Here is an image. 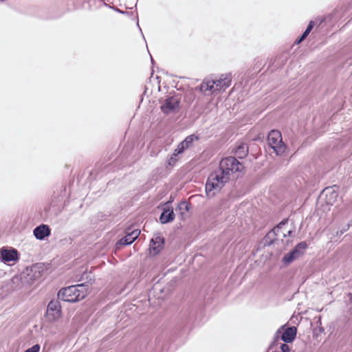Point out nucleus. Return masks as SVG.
<instances>
[{"label": "nucleus", "instance_id": "f257e3e1", "mask_svg": "<svg viewBox=\"0 0 352 352\" xmlns=\"http://www.w3.org/2000/svg\"><path fill=\"white\" fill-rule=\"evenodd\" d=\"M288 220L282 221L278 225L274 227L266 235V241L269 240L270 243L281 241L284 245L288 246L294 238V231L288 228Z\"/></svg>", "mask_w": 352, "mask_h": 352}, {"label": "nucleus", "instance_id": "f03ea898", "mask_svg": "<svg viewBox=\"0 0 352 352\" xmlns=\"http://www.w3.org/2000/svg\"><path fill=\"white\" fill-rule=\"evenodd\" d=\"M231 81L230 74H222L217 79H205L200 85L199 89L206 96L216 94L230 87Z\"/></svg>", "mask_w": 352, "mask_h": 352}, {"label": "nucleus", "instance_id": "7ed1b4c3", "mask_svg": "<svg viewBox=\"0 0 352 352\" xmlns=\"http://www.w3.org/2000/svg\"><path fill=\"white\" fill-rule=\"evenodd\" d=\"M228 174L219 167L208 177L206 184V192L208 198L213 197L230 180Z\"/></svg>", "mask_w": 352, "mask_h": 352}, {"label": "nucleus", "instance_id": "20e7f679", "mask_svg": "<svg viewBox=\"0 0 352 352\" xmlns=\"http://www.w3.org/2000/svg\"><path fill=\"white\" fill-rule=\"evenodd\" d=\"M87 285L79 284L63 288L58 292V298L63 301L74 302L83 299L88 294Z\"/></svg>", "mask_w": 352, "mask_h": 352}, {"label": "nucleus", "instance_id": "39448f33", "mask_svg": "<svg viewBox=\"0 0 352 352\" xmlns=\"http://www.w3.org/2000/svg\"><path fill=\"white\" fill-rule=\"evenodd\" d=\"M219 168L226 173H228L230 178L232 174L241 172L244 166L235 157H228L221 160L219 163Z\"/></svg>", "mask_w": 352, "mask_h": 352}, {"label": "nucleus", "instance_id": "423d86ee", "mask_svg": "<svg viewBox=\"0 0 352 352\" xmlns=\"http://www.w3.org/2000/svg\"><path fill=\"white\" fill-rule=\"evenodd\" d=\"M269 145L273 148L278 155H282L286 148V146L283 142L281 133L279 131L272 130L267 136Z\"/></svg>", "mask_w": 352, "mask_h": 352}, {"label": "nucleus", "instance_id": "0eeeda50", "mask_svg": "<svg viewBox=\"0 0 352 352\" xmlns=\"http://www.w3.org/2000/svg\"><path fill=\"white\" fill-rule=\"evenodd\" d=\"M61 315V306L58 300H51L47 308L46 317L50 322H54Z\"/></svg>", "mask_w": 352, "mask_h": 352}, {"label": "nucleus", "instance_id": "6e6552de", "mask_svg": "<svg viewBox=\"0 0 352 352\" xmlns=\"http://www.w3.org/2000/svg\"><path fill=\"white\" fill-rule=\"evenodd\" d=\"M179 103L177 96L168 97L161 105V109L166 114L173 113L179 107Z\"/></svg>", "mask_w": 352, "mask_h": 352}, {"label": "nucleus", "instance_id": "1a4fd4ad", "mask_svg": "<svg viewBox=\"0 0 352 352\" xmlns=\"http://www.w3.org/2000/svg\"><path fill=\"white\" fill-rule=\"evenodd\" d=\"M140 230L138 229H135L131 231L128 230L126 232V235L120 239L117 243V245H131L140 235Z\"/></svg>", "mask_w": 352, "mask_h": 352}, {"label": "nucleus", "instance_id": "9d476101", "mask_svg": "<svg viewBox=\"0 0 352 352\" xmlns=\"http://www.w3.org/2000/svg\"><path fill=\"white\" fill-rule=\"evenodd\" d=\"M33 233L36 239L43 240L45 237L50 235L51 230L47 225L42 224L35 228Z\"/></svg>", "mask_w": 352, "mask_h": 352}, {"label": "nucleus", "instance_id": "9b49d317", "mask_svg": "<svg viewBox=\"0 0 352 352\" xmlns=\"http://www.w3.org/2000/svg\"><path fill=\"white\" fill-rule=\"evenodd\" d=\"M2 261L4 262L14 261L18 259L17 251L14 249H3L1 252Z\"/></svg>", "mask_w": 352, "mask_h": 352}, {"label": "nucleus", "instance_id": "f8f14e48", "mask_svg": "<svg viewBox=\"0 0 352 352\" xmlns=\"http://www.w3.org/2000/svg\"><path fill=\"white\" fill-rule=\"evenodd\" d=\"M297 329L295 327L287 328L281 336V340L285 342H292L296 336Z\"/></svg>", "mask_w": 352, "mask_h": 352}, {"label": "nucleus", "instance_id": "ddd939ff", "mask_svg": "<svg viewBox=\"0 0 352 352\" xmlns=\"http://www.w3.org/2000/svg\"><path fill=\"white\" fill-rule=\"evenodd\" d=\"M164 239L161 236H157L151 241L150 250L153 254H157L162 249Z\"/></svg>", "mask_w": 352, "mask_h": 352}, {"label": "nucleus", "instance_id": "4468645a", "mask_svg": "<svg viewBox=\"0 0 352 352\" xmlns=\"http://www.w3.org/2000/svg\"><path fill=\"white\" fill-rule=\"evenodd\" d=\"M323 194L326 197V202L328 205H333L336 202L338 197V193L332 187L326 188L323 190Z\"/></svg>", "mask_w": 352, "mask_h": 352}, {"label": "nucleus", "instance_id": "2eb2a0df", "mask_svg": "<svg viewBox=\"0 0 352 352\" xmlns=\"http://www.w3.org/2000/svg\"><path fill=\"white\" fill-rule=\"evenodd\" d=\"M174 218L175 214L173 209H170L167 207L164 209V211L160 215V220L162 223H166L173 221Z\"/></svg>", "mask_w": 352, "mask_h": 352}, {"label": "nucleus", "instance_id": "dca6fc26", "mask_svg": "<svg viewBox=\"0 0 352 352\" xmlns=\"http://www.w3.org/2000/svg\"><path fill=\"white\" fill-rule=\"evenodd\" d=\"M299 256L300 254L298 252H297V250H293L284 256L283 258V261L285 264H289Z\"/></svg>", "mask_w": 352, "mask_h": 352}, {"label": "nucleus", "instance_id": "f3484780", "mask_svg": "<svg viewBox=\"0 0 352 352\" xmlns=\"http://www.w3.org/2000/svg\"><path fill=\"white\" fill-rule=\"evenodd\" d=\"M248 153V147L244 144H241L239 146H238L235 150L236 156L240 159L245 157L247 155Z\"/></svg>", "mask_w": 352, "mask_h": 352}, {"label": "nucleus", "instance_id": "a211bd4d", "mask_svg": "<svg viewBox=\"0 0 352 352\" xmlns=\"http://www.w3.org/2000/svg\"><path fill=\"white\" fill-rule=\"evenodd\" d=\"M195 140H198V137L195 135H190L187 136L182 142L184 144L186 148H188Z\"/></svg>", "mask_w": 352, "mask_h": 352}, {"label": "nucleus", "instance_id": "6ab92c4d", "mask_svg": "<svg viewBox=\"0 0 352 352\" xmlns=\"http://www.w3.org/2000/svg\"><path fill=\"white\" fill-rule=\"evenodd\" d=\"M307 247V245L306 242L302 241V242L299 243L294 250H297V252H298V253L300 256L303 254V252L306 250Z\"/></svg>", "mask_w": 352, "mask_h": 352}, {"label": "nucleus", "instance_id": "aec40b11", "mask_svg": "<svg viewBox=\"0 0 352 352\" xmlns=\"http://www.w3.org/2000/svg\"><path fill=\"white\" fill-rule=\"evenodd\" d=\"M187 148L184 146V144L182 142H180L177 148L175 149V155H179V154L184 152L185 150H186Z\"/></svg>", "mask_w": 352, "mask_h": 352}, {"label": "nucleus", "instance_id": "412c9836", "mask_svg": "<svg viewBox=\"0 0 352 352\" xmlns=\"http://www.w3.org/2000/svg\"><path fill=\"white\" fill-rule=\"evenodd\" d=\"M177 156L178 155H175V152H173L171 156L168 159V165L171 166H174L177 161Z\"/></svg>", "mask_w": 352, "mask_h": 352}, {"label": "nucleus", "instance_id": "4be33fe9", "mask_svg": "<svg viewBox=\"0 0 352 352\" xmlns=\"http://www.w3.org/2000/svg\"><path fill=\"white\" fill-rule=\"evenodd\" d=\"M40 351V345L35 344L32 346L31 348L28 349L24 352H39Z\"/></svg>", "mask_w": 352, "mask_h": 352}, {"label": "nucleus", "instance_id": "5701e85b", "mask_svg": "<svg viewBox=\"0 0 352 352\" xmlns=\"http://www.w3.org/2000/svg\"><path fill=\"white\" fill-rule=\"evenodd\" d=\"M280 349L282 352H289L290 348L287 344H282L280 346Z\"/></svg>", "mask_w": 352, "mask_h": 352}, {"label": "nucleus", "instance_id": "b1692460", "mask_svg": "<svg viewBox=\"0 0 352 352\" xmlns=\"http://www.w3.org/2000/svg\"><path fill=\"white\" fill-rule=\"evenodd\" d=\"M314 25V21H311L306 28L307 32H310L311 31V30L313 29Z\"/></svg>", "mask_w": 352, "mask_h": 352}, {"label": "nucleus", "instance_id": "393cba45", "mask_svg": "<svg viewBox=\"0 0 352 352\" xmlns=\"http://www.w3.org/2000/svg\"><path fill=\"white\" fill-rule=\"evenodd\" d=\"M180 208H185L186 210H188V204L186 201L181 202L179 204Z\"/></svg>", "mask_w": 352, "mask_h": 352}, {"label": "nucleus", "instance_id": "a878e982", "mask_svg": "<svg viewBox=\"0 0 352 352\" xmlns=\"http://www.w3.org/2000/svg\"><path fill=\"white\" fill-rule=\"evenodd\" d=\"M305 39V38H302V36L301 35V36H300L298 39H297V40L296 41V42H295V43H296V44H299V43H300L301 42H302Z\"/></svg>", "mask_w": 352, "mask_h": 352}, {"label": "nucleus", "instance_id": "bb28decb", "mask_svg": "<svg viewBox=\"0 0 352 352\" xmlns=\"http://www.w3.org/2000/svg\"><path fill=\"white\" fill-rule=\"evenodd\" d=\"M310 32H307V30H305V31L303 32V34H302V38H306V37L309 35Z\"/></svg>", "mask_w": 352, "mask_h": 352}, {"label": "nucleus", "instance_id": "cd10ccee", "mask_svg": "<svg viewBox=\"0 0 352 352\" xmlns=\"http://www.w3.org/2000/svg\"><path fill=\"white\" fill-rule=\"evenodd\" d=\"M348 229H349V226H347V228H346V229H344V231H340V234H343V233H344V232H345V231H346V230H348Z\"/></svg>", "mask_w": 352, "mask_h": 352}, {"label": "nucleus", "instance_id": "c85d7f7f", "mask_svg": "<svg viewBox=\"0 0 352 352\" xmlns=\"http://www.w3.org/2000/svg\"><path fill=\"white\" fill-rule=\"evenodd\" d=\"M4 272L3 270H0V277H1L3 275Z\"/></svg>", "mask_w": 352, "mask_h": 352}, {"label": "nucleus", "instance_id": "c756f323", "mask_svg": "<svg viewBox=\"0 0 352 352\" xmlns=\"http://www.w3.org/2000/svg\"><path fill=\"white\" fill-rule=\"evenodd\" d=\"M280 329H279L278 331H277V333H280Z\"/></svg>", "mask_w": 352, "mask_h": 352}]
</instances>
